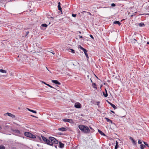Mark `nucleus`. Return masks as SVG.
Returning a JSON list of instances; mask_svg holds the SVG:
<instances>
[{"mask_svg": "<svg viewBox=\"0 0 149 149\" xmlns=\"http://www.w3.org/2000/svg\"><path fill=\"white\" fill-rule=\"evenodd\" d=\"M78 127L82 132L85 133H89L90 132V130L87 126L80 125Z\"/></svg>", "mask_w": 149, "mask_h": 149, "instance_id": "obj_1", "label": "nucleus"}, {"mask_svg": "<svg viewBox=\"0 0 149 149\" xmlns=\"http://www.w3.org/2000/svg\"><path fill=\"white\" fill-rule=\"evenodd\" d=\"M105 91L106 93H105L104 92H103V95L105 97H107L108 95V94L107 93V90H106V89H105Z\"/></svg>", "mask_w": 149, "mask_h": 149, "instance_id": "obj_15", "label": "nucleus"}, {"mask_svg": "<svg viewBox=\"0 0 149 149\" xmlns=\"http://www.w3.org/2000/svg\"><path fill=\"white\" fill-rule=\"evenodd\" d=\"M130 139L132 141V143L134 145H135L136 143L135 141L133 139V138L132 137H130Z\"/></svg>", "mask_w": 149, "mask_h": 149, "instance_id": "obj_14", "label": "nucleus"}, {"mask_svg": "<svg viewBox=\"0 0 149 149\" xmlns=\"http://www.w3.org/2000/svg\"><path fill=\"white\" fill-rule=\"evenodd\" d=\"M116 145H118V143L117 141H116Z\"/></svg>", "mask_w": 149, "mask_h": 149, "instance_id": "obj_44", "label": "nucleus"}, {"mask_svg": "<svg viewBox=\"0 0 149 149\" xmlns=\"http://www.w3.org/2000/svg\"><path fill=\"white\" fill-rule=\"evenodd\" d=\"M107 102L114 109H116L117 108V107L114 104L108 101H107Z\"/></svg>", "mask_w": 149, "mask_h": 149, "instance_id": "obj_8", "label": "nucleus"}, {"mask_svg": "<svg viewBox=\"0 0 149 149\" xmlns=\"http://www.w3.org/2000/svg\"><path fill=\"white\" fill-rule=\"evenodd\" d=\"M74 107L77 108H80L81 107V106L79 102H76L75 103Z\"/></svg>", "mask_w": 149, "mask_h": 149, "instance_id": "obj_5", "label": "nucleus"}, {"mask_svg": "<svg viewBox=\"0 0 149 149\" xmlns=\"http://www.w3.org/2000/svg\"><path fill=\"white\" fill-rule=\"evenodd\" d=\"M90 36L91 38L93 39H94V38H93V36L92 35H90Z\"/></svg>", "mask_w": 149, "mask_h": 149, "instance_id": "obj_40", "label": "nucleus"}, {"mask_svg": "<svg viewBox=\"0 0 149 149\" xmlns=\"http://www.w3.org/2000/svg\"><path fill=\"white\" fill-rule=\"evenodd\" d=\"M80 38L83 39V37L82 36H80L79 35V36Z\"/></svg>", "mask_w": 149, "mask_h": 149, "instance_id": "obj_45", "label": "nucleus"}, {"mask_svg": "<svg viewBox=\"0 0 149 149\" xmlns=\"http://www.w3.org/2000/svg\"><path fill=\"white\" fill-rule=\"evenodd\" d=\"M149 15V13L143 14H141V15Z\"/></svg>", "mask_w": 149, "mask_h": 149, "instance_id": "obj_42", "label": "nucleus"}, {"mask_svg": "<svg viewBox=\"0 0 149 149\" xmlns=\"http://www.w3.org/2000/svg\"><path fill=\"white\" fill-rule=\"evenodd\" d=\"M121 149H122V148H121Z\"/></svg>", "mask_w": 149, "mask_h": 149, "instance_id": "obj_60", "label": "nucleus"}, {"mask_svg": "<svg viewBox=\"0 0 149 149\" xmlns=\"http://www.w3.org/2000/svg\"><path fill=\"white\" fill-rule=\"evenodd\" d=\"M10 1H13L14 0H10Z\"/></svg>", "mask_w": 149, "mask_h": 149, "instance_id": "obj_56", "label": "nucleus"}, {"mask_svg": "<svg viewBox=\"0 0 149 149\" xmlns=\"http://www.w3.org/2000/svg\"><path fill=\"white\" fill-rule=\"evenodd\" d=\"M138 143L139 144H141L142 143V142L141 141V140H139L138 141Z\"/></svg>", "mask_w": 149, "mask_h": 149, "instance_id": "obj_35", "label": "nucleus"}, {"mask_svg": "<svg viewBox=\"0 0 149 149\" xmlns=\"http://www.w3.org/2000/svg\"><path fill=\"white\" fill-rule=\"evenodd\" d=\"M137 41V40L135 39H133L132 40V42H133L134 43H135Z\"/></svg>", "mask_w": 149, "mask_h": 149, "instance_id": "obj_29", "label": "nucleus"}, {"mask_svg": "<svg viewBox=\"0 0 149 149\" xmlns=\"http://www.w3.org/2000/svg\"><path fill=\"white\" fill-rule=\"evenodd\" d=\"M113 23L114 24H118L119 26H120L121 23L119 21H115L113 22Z\"/></svg>", "mask_w": 149, "mask_h": 149, "instance_id": "obj_19", "label": "nucleus"}, {"mask_svg": "<svg viewBox=\"0 0 149 149\" xmlns=\"http://www.w3.org/2000/svg\"><path fill=\"white\" fill-rule=\"evenodd\" d=\"M9 127H10V126H8L7 125H6V126H5L6 127L8 128Z\"/></svg>", "mask_w": 149, "mask_h": 149, "instance_id": "obj_46", "label": "nucleus"}, {"mask_svg": "<svg viewBox=\"0 0 149 149\" xmlns=\"http://www.w3.org/2000/svg\"><path fill=\"white\" fill-rule=\"evenodd\" d=\"M90 127V129L91 130H92V131H91V132H93L94 131V129H93V128H92L91 127Z\"/></svg>", "mask_w": 149, "mask_h": 149, "instance_id": "obj_36", "label": "nucleus"}, {"mask_svg": "<svg viewBox=\"0 0 149 149\" xmlns=\"http://www.w3.org/2000/svg\"><path fill=\"white\" fill-rule=\"evenodd\" d=\"M147 44H149V42H147Z\"/></svg>", "mask_w": 149, "mask_h": 149, "instance_id": "obj_51", "label": "nucleus"}, {"mask_svg": "<svg viewBox=\"0 0 149 149\" xmlns=\"http://www.w3.org/2000/svg\"><path fill=\"white\" fill-rule=\"evenodd\" d=\"M2 129L1 127L0 126V130Z\"/></svg>", "mask_w": 149, "mask_h": 149, "instance_id": "obj_55", "label": "nucleus"}, {"mask_svg": "<svg viewBox=\"0 0 149 149\" xmlns=\"http://www.w3.org/2000/svg\"><path fill=\"white\" fill-rule=\"evenodd\" d=\"M5 148V147L3 146H0V149H4Z\"/></svg>", "mask_w": 149, "mask_h": 149, "instance_id": "obj_33", "label": "nucleus"}, {"mask_svg": "<svg viewBox=\"0 0 149 149\" xmlns=\"http://www.w3.org/2000/svg\"><path fill=\"white\" fill-rule=\"evenodd\" d=\"M118 147V145H116L115 146V149H117Z\"/></svg>", "mask_w": 149, "mask_h": 149, "instance_id": "obj_38", "label": "nucleus"}, {"mask_svg": "<svg viewBox=\"0 0 149 149\" xmlns=\"http://www.w3.org/2000/svg\"><path fill=\"white\" fill-rule=\"evenodd\" d=\"M143 142L144 144L145 145V146H147L148 147H149L148 144V143H147L146 142H145V141H143Z\"/></svg>", "mask_w": 149, "mask_h": 149, "instance_id": "obj_31", "label": "nucleus"}, {"mask_svg": "<svg viewBox=\"0 0 149 149\" xmlns=\"http://www.w3.org/2000/svg\"><path fill=\"white\" fill-rule=\"evenodd\" d=\"M58 130L60 131L64 132L66 131L67 130V129L64 127H62L61 128H58Z\"/></svg>", "mask_w": 149, "mask_h": 149, "instance_id": "obj_11", "label": "nucleus"}, {"mask_svg": "<svg viewBox=\"0 0 149 149\" xmlns=\"http://www.w3.org/2000/svg\"><path fill=\"white\" fill-rule=\"evenodd\" d=\"M46 85H47V86H49V87H50L51 88H53L54 89H55V88L53 86H51L49 84H46Z\"/></svg>", "mask_w": 149, "mask_h": 149, "instance_id": "obj_32", "label": "nucleus"}, {"mask_svg": "<svg viewBox=\"0 0 149 149\" xmlns=\"http://www.w3.org/2000/svg\"><path fill=\"white\" fill-rule=\"evenodd\" d=\"M27 109L29 111H31V112L33 113H37L35 111L29 108H27Z\"/></svg>", "mask_w": 149, "mask_h": 149, "instance_id": "obj_23", "label": "nucleus"}, {"mask_svg": "<svg viewBox=\"0 0 149 149\" xmlns=\"http://www.w3.org/2000/svg\"><path fill=\"white\" fill-rule=\"evenodd\" d=\"M83 51L84 52V54H85V55L86 56V58H88L89 57H88V54H87V50L85 49Z\"/></svg>", "mask_w": 149, "mask_h": 149, "instance_id": "obj_9", "label": "nucleus"}, {"mask_svg": "<svg viewBox=\"0 0 149 149\" xmlns=\"http://www.w3.org/2000/svg\"><path fill=\"white\" fill-rule=\"evenodd\" d=\"M41 136L42 138L39 136H37V138H38L39 140L40 141H42V140L44 141V142L46 144L48 145H49V144H50L49 143V138L48 139H47L46 137H45L42 135H41Z\"/></svg>", "mask_w": 149, "mask_h": 149, "instance_id": "obj_3", "label": "nucleus"}, {"mask_svg": "<svg viewBox=\"0 0 149 149\" xmlns=\"http://www.w3.org/2000/svg\"><path fill=\"white\" fill-rule=\"evenodd\" d=\"M77 15L76 14H72V16L73 17H75Z\"/></svg>", "mask_w": 149, "mask_h": 149, "instance_id": "obj_37", "label": "nucleus"}, {"mask_svg": "<svg viewBox=\"0 0 149 149\" xmlns=\"http://www.w3.org/2000/svg\"><path fill=\"white\" fill-rule=\"evenodd\" d=\"M68 51L69 52H71L72 53H75V51L72 49L69 48L68 49Z\"/></svg>", "mask_w": 149, "mask_h": 149, "instance_id": "obj_22", "label": "nucleus"}, {"mask_svg": "<svg viewBox=\"0 0 149 149\" xmlns=\"http://www.w3.org/2000/svg\"><path fill=\"white\" fill-rule=\"evenodd\" d=\"M51 18H53V17H51Z\"/></svg>", "mask_w": 149, "mask_h": 149, "instance_id": "obj_57", "label": "nucleus"}, {"mask_svg": "<svg viewBox=\"0 0 149 149\" xmlns=\"http://www.w3.org/2000/svg\"><path fill=\"white\" fill-rule=\"evenodd\" d=\"M105 119L106 120L107 122H109L111 123H113L112 121L111 120L107 118H105Z\"/></svg>", "mask_w": 149, "mask_h": 149, "instance_id": "obj_17", "label": "nucleus"}, {"mask_svg": "<svg viewBox=\"0 0 149 149\" xmlns=\"http://www.w3.org/2000/svg\"><path fill=\"white\" fill-rule=\"evenodd\" d=\"M12 149H16V148H13Z\"/></svg>", "mask_w": 149, "mask_h": 149, "instance_id": "obj_53", "label": "nucleus"}, {"mask_svg": "<svg viewBox=\"0 0 149 149\" xmlns=\"http://www.w3.org/2000/svg\"><path fill=\"white\" fill-rule=\"evenodd\" d=\"M13 131L15 133L20 134V131L18 130H13Z\"/></svg>", "mask_w": 149, "mask_h": 149, "instance_id": "obj_20", "label": "nucleus"}, {"mask_svg": "<svg viewBox=\"0 0 149 149\" xmlns=\"http://www.w3.org/2000/svg\"><path fill=\"white\" fill-rule=\"evenodd\" d=\"M79 48L81 49L82 50H83L85 49L82 47L81 45H79L78 47Z\"/></svg>", "mask_w": 149, "mask_h": 149, "instance_id": "obj_30", "label": "nucleus"}, {"mask_svg": "<svg viewBox=\"0 0 149 149\" xmlns=\"http://www.w3.org/2000/svg\"><path fill=\"white\" fill-rule=\"evenodd\" d=\"M52 54H55V53H54V52H52Z\"/></svg>", "mask_w": 149, "mask_h": 149, "instance_id": "obj_52", "label": "nucleus"}, {"mask_svg": "<svg viewBox=\"0 0 149 149\" xmlns=\"http://www.w3.org/2000/svg\"><path fill=\"white\" fill-rule=\"evenodd\" d=\"M52 82L56 84H57L58 85H60L61 83L58 81L57 80H52Z\"/></svg>", "mask_w": 149, "mask_h": 149, "instance_id": "obj_7", "label": "nucleus"}, {"mask_svg": "<svg viewBox=\"0 0 149 149\" xmlns=\"http://www.w3.org/2000/svg\"><path fill=\"white\" fill-rule=\"evenodd\" d=\"M133 16V15H131V17H132Z\"/></svg>", "mask_w": 149, "mask_h": 149, "instance_id": "obj_59", "label": "nucleus"}, {"mask_svg": "<svg viewBox=\"0 0 149 149\" xmlns=\"http://www.w3.org/2000/svg\"><path fill=\"white\" fill-rule=\"evenodd\" d=\"M111 111V112H112V113H114V111Z\"/></svg>", "mask_w": 149, "mask_h": 149, "instance_id": "obj_49", "label": "nucleus"}, {"mask_svg": "<svg viewBox=\"0 0 149 149\" xmlns=\"http://www.w3.org/2000/svg\"><path fill=\"white\" fill-rule=\"evenodd\" d=\"M58 10H60L61 12H62V8L61 7V3L60 2H59L58 3Z\"/></svg>", "mask_w": 149, "mask_h": 149, "instance_id": "obj_10", "label": "nucleus"}, {"mask_svg": "<svg viewBox=\"0 0 149 149\" xmlns=\"http://www.w3.org/2000/svg\"><path fill=\"white\" fill-rule=\"evenodd\" d=\"M63 120L64 122H70V120H71V121H72V119H69L67 118L63 119Z\"/></svg>", "mask_w": 149, "mask_h": 149, "instance_id": "obj_16", "label": "nucleus"}, {"mask_svg": "<svg viewBox=\"0 0 149 149\" xmlns=\"http://www.w3.org/2000/svg\"><path fill=\"white\" fill-rule=\"evenodd\" d=\"M98 132L99 133L101 134V135H103L104 136H105L106 135L103 132H102L101 131L99 130H98Z\"/></svg>", "mask_w": 149, "mask_h": 149, "instance_id": "obj_18", "label": "nucleus"}, {"mask_svg": "<svg viewBox=\"0 0 149 149\" xmlns=\"http://www.w3.org/2000/svg\"><path fill=\"white\" fill-rule=\"evenodd\" d=\"M31 116H32L33 117H36L35 116H33V115H31Z\"/></svg>", "mask_w": 149, "mask_h": 149, "instance_id": "obj_54", "label": "nucleus"}, {"mask_svg": "<svg viewBox=\"0 0 149 149\" xmlns=\"http://www.w3.org/2000/svg\"><path fill=\"white\" fill-rule=\"evenodd\" d=\"M42 82L44 83V84H45L46 85V84H46L45 82H44V81H42Z\"/></svg>", "mask_w": 149, "mask_h": 149, "instance_id": "obj_47", "label": "nucleus"}, {"mask_svg": "<svg viewBox=\"0 0 149 149\" xmlns=\"http://www.w3.org/2000/svg\"><path fill=\"white\" fill-rule=\"evenodd\" d=\"M143 6L146 10H148V12H149V3H145L143 4Z\"/></svg>", "mask_w": 149, "mask_h": 149, "instance_id": "obj_4", "label": "nucleus"}, {"mask_svg": "<svg viewBox=\"0 0 149 149\" xmlns=\"http://www.w3.org/2000/svg\"><path fill=\"white\" fill-rule=\"evenodd\" d=\"M91 82L92 83V82H92V80L91 79Z\"/></svg>", "mask_w": 149, "mask_h": 149, "instance_id": "obj_58", "label": "nucleus"}, {"mask_svg": "<svg viewBox=\"0 0 149 149\" xmlns=\"http://www.w3.org/2000/svg\"><path fill=\"white\" fill-rule=\"evenodd\" d=\"M47 25L46 24H43L41 25V26L42 27H47Z\"/></svg>", "mask_w": 149, "mask_h": 149, "instance_id": "obj_28", "label": "nucleus"}, {"mask_svg": "<svg viewBox=\"0 0 149 149\" xmlns=\"http://www.w3.org/2000/svg\"><path fill=\"white\" fill-rule=\"evenodd\" d=\"M78 32L79 33H80V34L81 33V31H78Z\"/></svg>", "mask_w": 149, "mask_h": 149, "instance_id": "obj_50", "label": "nucleus"}, {"mask_svg": "<svg viewBox=\"0 0 149 149\" xmlns=\"http://www.w3.org/2000/svg\"><path fill=\"white\" fill-rule=\"evenodd\" d=\"M92 86L93 87V88H96V89H97V87L96 86V84L95 83H93L92 84Z\"/></svg>", "mask_w": 149, "mask_h": 149, "instance_id": "obj_24", "label": "nucleus"}, {"mask_svg": "<svg viewBox=\"0 0 149 149\" xmlns=\"http://www.w3.org/2000/svg\"><path fill=\"white\" fill-rule=\"evenodd\" d=\"M29 33V31H27L26 32V35H25V36H27V35H28V33Z\"/></svg>", "mask_w": 149, "mask_h": 149, "instance_id": "obj_41", "label": "nucleus"}, {"mask_svg": "<svg viewBox=\"0 0 149 149\" xmlns=\"http://www.w3.org/2000/svg\"><path fill=\"white\" fill-rule=\"evenodd\" d=\"M31 135H30V136H29V138L34 139L36 138L35 136L34 135L32 134L31 133Z\"/></svg>", "mask_w": 149, "mask_h": 149, "instance_id": "obj_21", "label": "nucleus"}, {"mask_svg": "<svg viewBox=\"0 0 149 149\" xmlns=\"http://www.w3.org/2000/svg\"><path fill=\"white\" fill-rule=\"evenodd\" d=\"M139 26H140L141 27L144 26H145V25L143 23H140L139 24Z\"/></svg>", "mask_w": 149, "mask_h": 149, "instance_id": "obj_27", "label": "nucleus"}, {"mask_svg": "<svg viewBox=\"0 0 149 149\" xmlns=\"http://www.w3.org/2000/svg\"><path fill=\"white\" fill-rule=\"evenodd\" d=\"M140 146L141 149H144V148L146 147V146L143 144H141Z\"/></svg>", "mask_w": 149, "mask_h": 149, "instance_id": "obj_26", "label": "nucleus"}, {"mask_svg": "<svg viewBox=\"0 0 149 149\" xmlns=\"http://www.w3.org/2000/svg\"><path fill=\"white\" fill-rule=\"evenodd\" d=\"M49 145L53 146L54 144H57L58 143V141L55 138L53 137H49Z\"/></svg>", "mask_w": 149, "mask_h": 149, "instance_id": "obj_2", "label": "nucleus"}, {"mask_svg": "<svg viewBox=\"0 0 149 149\" xmlns=\"http://www.w3.org/2000/svg\"><path fill=\"white\" fill-rule=\"evenodd\" d=\"M0 72L6 73V71L3 69H0Z\"/></svg>", "mask_w": 149, "mask_h": 149, "instance_id": "obj_25", "label": "nucleus"}, {"mask_svg": "<svg viewBox=\"0 0 149 149\" xmlns=\"http://www.w3.org/2000/svg\"><path fill=\"white\" fill-rule=\"evenodd\" d=\"M31 133H30L29 132H25L24 133V135L25 136H26L28 137H29V136H30V135H31Z\"/></svg>", "mask_w": 149, "mask_h": 149, "instance_id": "obj_13", "label": "nucleus"}, {"mask_svg": "<svg viewBox=\"0 0 149 149\" xmlns=\"http://www.w3.org/2000/svg\"><path fill=\"white\" fill-rule=\"evenodd\" d=\"M54 146L56 148H57V145H56V144H54L53 146Z\"/></svg>", "mask_w": 149, "mask_h": 149, "instance_id": "obj_43", "label": "nucleus"}, {"mask_svg": "<svg viewBox=\"0 0 149 149\" xmlns=\"http://www.w3.org/2000/svg\"><path fill=\"white\" fill-rule=\"evenodd\" d=\"M6 114L8 116L11 117L12 118H15V116L11 113H7Z\"/></svg>", "mask_w": 149, "mask_h": 149, "instance_id": "obj_6", "label": "nucleus"}, {"mask_svg": "<svg viewBox=\"0 0 149 149\" xmlns=\"http://www.w3.org/2000/svg\"><path fill=\"white\" fill-rule=\"evenodd\" d=\"M59 147L61 148H63L64 147V144L63 143H62L61 142H59Z\"/></svg>", "mask_w": 149, "mask_h": 149, "instance_id": "obj_12", "label": "nucleus"}, {"mask_svg": "<svg viewBox=\"0 0 149 149\" xmlns=\"http://www.w3.org/2000/svg\"><path fill=\"white\" fill-rule=\"evenodd\" d=\"M87 13L89 15H91V13H90V12H86V11H83V12L82 13Z\"/></svg>", "mask_w": 149, "mask_h": 149, "instance_id": "obj_34", "label": "nucleus"}, {"mask_svg": "<svg viewBox=\"0 0 149 149\" xmlns=\"http://www.w3.org/2000/svg\"><path fill=\"white\" fill-rule=\"evenodd\" d=\"M111 6L112 7H115L116 6V5L115 4L113 3L111 4Z\"/></svg>", "mask_w": 149, "mask_h": 149, "instance_id": "obj_39", "label": "nucleus"}, {"mask_svg": "<svg viewBox=\"0 0 149 149\" xmlns=\"http://www.w3.org/2000/svg\"><path fill=\"white\" fill-rule=\"evenodd\" d=\"M59 134L60 135H63V134L62 133H60V134Z\"/></svg>", "mask_w": 149, "mask_h": 149, "instance_id": "obj_48", "label": "nucleus"}]
</instances>
